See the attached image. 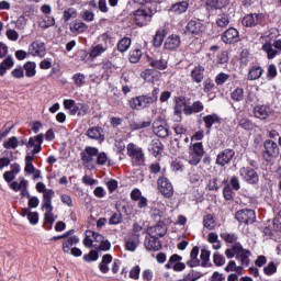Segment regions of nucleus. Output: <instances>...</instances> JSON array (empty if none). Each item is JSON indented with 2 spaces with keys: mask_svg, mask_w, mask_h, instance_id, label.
<instances>
[{
  "mask_svg": "<svg viewBox=\"0 0 281 281\" xmlns=\"http://www.w3.org/2000/svg\"><path fill=\"white\" fill-rule=\"evenodd\" d=\"M225 256L231 260V258H235L237 262H239L240 267H249V262H251V250L243 248L240 243H236L232 246V248H227L225 250Z\"/></svg>",
  "mask_w": 281,
  "mask_h": 281,
  "instance_id": "f257e3e1",
  "label": "nucleus"
},
{
  "mask_svg": "<svg viewBox=\"0 0 281 281\" xmlns=\"http://www.w3.org/2000/svg\"><path fill=\"white\" fill-rule=\"evenodd\" d=\"M205 151L203 150V143H195L190 146L189 164L191 166H199L201 159H203Z\"/></svg>",
  "mask_w": 281,
  "mask_h": 281,
  "instance_id": "f03ea898",
  "label": "nucleus"
},
{
  "mask_svg": "<svg viewBox=\"0 0 281 281\" xmlns=\"http://www.w3.org/2000/svg\"><path fill=\"white\" fill-rule=\"evenodd\" d=\"M262 49L267 53V58L273 60L281 54V40H270L262 45Z\"/></svg>",
  "mask_w": 281,
  "mask_h": 281,
  "instance_id": "7ed1b4c3",
  "label": "nucleus"
},
{
  "mask_svg": "<svg viewBox=\"0 0 281 281\" xmlns=\"http://www.w3.org/2000/svg\"><path fill=\"white\" fill-rule=\"evenodd\" d=\"M280 155V148H278V144L271 139H266L263 142V153L262 157L266 161H271L273 158Z\"/></svg>",
  "mask_w": 281,
  "mask_h": 281,
  "instance_id": "20e7f679",
  "label": "nucleus"
},
{
  "mask_svg": "<svg viewBox=\"0 0 281 281\" xmlns=\"http://www.w3.org/2000/svg\"><path fill=\"white\" fill-rule=\"evenodd\" d=\"M153 18V12L150 9H138L134 13V21L136 25L144 27V25H148L150 23V19Z\"/></svg>",
  "mask_w": 281,
  "mask_h": 281,
  "instance_id": "39448f33",
  "label": "nucleus"
},
{
  "mask_svg": "<svg viewBox=\"0 0 281 281\" xmlns=\"http://www.w3.org/2000/svg\"><path fill=\"white\" fill-rule=\"evenodd\" d=\"M157 186L160 194H162L165 199H170L175 194V188L168 178H158Z\"/></svg>",
  "mask_w": 281,
  "mask_h": 281,
  "instance_id": "423d86ee",
  "label": "nucleus"
},
{
  "mask_svg": "<svg viewBox=\"0 0 281 281\" xmlns=\"http://www.w3.org/2000/svg\"><path fill=\"white\" fill-rule=\"evenodd\" d=\"M155 102V97L149 98L148 95H139L131 99L130 106L131 109H136L137 111L142 109H146L149 104H153Z\"/></svg>",
  "mask_w": 281,
  "mask_h": 281,
  "instance_id": "0eeeda50",
  "label": "nucleus"
},
{
  "mask_svg": "<svg viewBox=\"0 0 281 281\" xmlns=\"http://www.w3.org/2000/svg\"><path fill=\"white\" fill-rule=\"evenodd\" d=\"M235 217L239 223L251 225V223L256 222V212L249 209L240 210L236 212Z\"/></svg>",
  "mask_w": 281,
  "mask_h": 281,
  "instance_id": "6e6552de",
  "label": "nucleus"
},
{
  "mask_svg": "<svg viewBox=\"0 0 281 281\" xmlns=\"http://www.w3.org/2000/svg\"><path fill=\"white\" fill-rule=\"evenodd\" d=\"M265 21V14L262 13H251L245 15L241 20L244 27H256V25H260Z\"/></svg>",
  "mask_w": 281,
  "mask_h": 281,
  "instance_id": "1a4fd4ad",
  "label": "nucleus"
},
{
  "mask_svg": "<svg viewBox=\"0 0 281 281\" xmlns=\"http://www.w3.org/2000/svg\"><path fill=\"white\" fill-rule=\"evenodd\" d=\"M29 54L31 56H37L38 58H45V54H47V48L45 47V43L36 40L29 46Z\"/></svg>",
  "mask_w": 281,
  "mask_h": 281,
  "instance_id": "9d476101",
  "label": "nucleus"
},
{
  "mask_svg": "<svg viewBox=\"0 0 281 281\" xmlns=\"http://www.w3.org/2000/svg\"><path fill=\"white\" fill-rule=\"evenodd\" d=\"M148 234L154 238H161L168 234V226H166L164 221L158 220V224L148 228Z\"/></svg>",
  "mask_w": 281,
  "mask_h": 281,
  "instance_id": "9b49d317",
  "label": "nucleus"
},
{
  "mask_svg": "<svg viewBox=\"0 0 281 281\" xmlns=\"http://www.w3.org/2000/svg\"><path fill=\"white\" fill-rule=\"evenodd\" d=\"M240 177L246 181L247 183H258L259 178H258V172L254 170L252 168L249 167H244L239 171Z\"/></svg>",
  "mask_w": 281,
  "mask_h": 281,
  "instance_id": "f8f14e48",
  "label": "nucleus"
},
{
  "mask_svg": "<svg viewBox=\"0 0 281 281\" xmlns=\"http://www.w3.org/2000/svg\"><path fill=\"white\" fill-rule=\"evenodd\" d=\"M127 155L128 157H132V159H135V161H138V164L144 161V151H142V148L137 147V145L133 143L127 145Z\"/></svg>",
  "mask_w": 281,
  "mask_h": 281,
  "instance_id": "ddd939ff",
  "label": "nucleus"
},
{
  "mask_svg": "<svg viewBox=\"0 0 281 281\" xmlns=\"http://www.w3.org/2000/svg\"><path fill=\"white\" fill-rule=\"evenodd\" d=\"M236 151L233 149H224L217 155L216 164L218 166H227L232 159H234Z\"/></svg>",
  "mask_w": 281,
  "mask_h": 281,
  "instance_id": "4468645a",
  "label": "nucleus"
},
{
  "mask_svg": "<svg viewBox=\"0 0 281 281\" xmlns=\"http://www.w3.org/2000/svg\"><path fill=\"white\" fill-rule=\"evenodd\" d=\"M222 41L226 45H232V43H238V30L234 27L227 29L222 35Z\"/></svg>",
  "mask_w": 281,
  "mask_h": 281,
  "instance_id": "2eb2a0df",
  "label": "nucleus"
},
{
  "mask_svg": "<svg viewBox=\"0 0 281 281\" xmlns=\"http://www.w3.org/2000/svg\"><path fill=\"white\" fill-rule=\"evenodd\" d=\"M43 134H38L35 137H31L26 143V148H33V155H38V153H41V144H43Z\"/></svg>",
  "mask_w": 281,
  "mask_h": 281,
  "instance_id": "dca6fc26",
  "label": "nucleus"
},
{
  "mask_svg": "<svg viewBox=\"0 0 281 281\" xmlns=\"http://www.w3.org/2000/svg\"><path fill=\"white\" fill-rule=\"evenodd\" d=\"M100 150L95 147L88 146L81 153V160L83 164H91L93 161V157H98Z\"/></svg>",
  "mask_w": 281,
  "mask_h": 281,
  "instance_id": "f3484780",
  "label": "nucleus"
},
{
  "mask_svg": "<svg viewBox=\"0 0 281 281\" xmlns=\"http://www.w3.org/2000/svg\"><path fill=\"white\" fill-rule=\"evenodd\" d=\"M86 135L87 137H89V139H97L99 142H104V131L100 126L88 128Z\"/></svg>",
  "mask_w": 281,
  "mask_h": 281,
  "instance_id": "a211bd4d",
  "label": "nucleus"
},
{
  "mask_svg": "<svg viewBox=\"0 0 281 281\" xmlns=\"http://www.w3.org/2000/svg\"><path fill=\"white\" fill-rule=\"evenodd\" d=\"M78 243H80V238H78V236L64 238L63 246H61L64 254H68V255L71 254L74 245H78Z\"/></svg>",
  "mask_w": 281,
  "mask_h": 281,
  "instance_id": "6ab92c4d",
  "label": "nucleus"
},
{
  "mask_svg": "<svg viewBox=\"0 0 281 281\" xmlns=\"http://www.w3.org/2000/svg\"><path fill=\"white\" fill-rule=\"evenodd\" d=\"M254 115L258 120H267L271 115V108L269 105H256L254 109Z\"/></svg>",
  "mask_w": 281,
  "mask_h": 281,
  "instance_id": "aec40b11",
  "label": "nucleus"
},
{
  "mask_svg": "<svg viewBox=\"0 0 281 281\" xmlns=\"http://www.w3.org/2000/svg\"><path fill=\"white\" fill-rule=\"evenodd\" d=\"M205 68L201 65L195 66L194 69L191 70V79L193 82L198 85L203 82V78H205Z\"/></svg>",
  "mask_w": 281,
  "mask_h": 281,
  "instance_id": "412c9836",
  "label": "nucleus"
},
{
  "mask_svg": "<svg viewBox=\"0 0 281 281\" xmlns=\"http://www.w3.org/2000/svg\"><path fill=\"white\" fill-rule=\"evenodd\" d=\"M159 237H153L145 239V249L147 251H159L161 249V241L158 239Z\"/></svg>",
  "mask_w": 281,
  "mask_h": 281,
  "instance_id": "4be33fe9",
  "label": "nucleus"
},
{
  "mask_svg": "<svg viewBox=\"0 0 281 281\" xmlns=\"http://www.w3.org/2000/svg\"><path fill=\"white\" fill-rule=\"evenodd\" d=\"M153 132L155 133V135H157V137L165 138L169 135L168 126L161 124V122H154Z\"/></svg>",
  "mask_w": 281,
  "mask_h": 281,
  "instance_id": "5701e85b",
  "label": "nucleus"
},
{
  "mask_svg": "<svg viewBox=\"0 0 281 281\" xmlns=\"http://www.w3.org/2000/svg\"><path fill=\"white\" fill-rule=\"evenodd\" d=\"M181 45V37L179 35H170L165 42V49H177Z\"/></svg>",
  "mask_w": 281,
  "mask_h": 281,
  "instance_id": "b1692460",
  "label": "nucleus"
},
{
  "mask_svg": "<svg viewBox=\"0 0 281 281\" xmlns=\"http://www.w3.org/2000/svg\"><path fill=\"white\" fill-rule=\"evenodd\" d=\"M199 246H194L190 252V259L187 261L188 267L194 268L201 265V260L199 259Z\"/></svg>",
  "mask_w": 281,
  "mask_h": 281,
  "instance_id": "393cba45",
  "label": "nucleus"
},
{
  "mask_svg": "<svg viewBox=\"0 0 281 281\" xmlns=\"http://www.w3.org/2000/svg\"><path fill=\"white\" fill-rule=\"evenodd\" d=\"M146 58H147V63L150 65V67H154V69L164 70L168 68V61L165 59H155L149 55H147Z\"/></svg>",
  "mask_w": 281,
  "mask_h": 281,
  "instance_id": "a878e982",
  "label": "nucleus"
},
{
  "mask_svg": "<svg viewBox=\"0 0 281 281\" xmlns=\"http://www.w3.org/2000/svg\"><path fill=\"white\" fill-rule=\"evenodd\" d=\"M202 27H203V25L200 22L192 20L187 24L186 33L192 34L193 36H198V34H201Z\"/></svg>",
  "mask_w": 281,
  "mask_h": 281,
  "instance_id": "bb28decb",
  "label": "nucleus"
},
{
  "mask_svg": "<svg viewBox=\"0 0 281 281\" xmlns=\"http://www.w3.org/2000/svg\"><path fill=\"white\" fill-rule=\"evenodd\" d=\"M138 245H139V234H135L134 236L125 240V249L127 251H135Z\"/></svg>",
  "mask_w": 281,
  "mask_h": 281,
  "instance_id": "cd10ccee",
  "label": "nucleus"
},
{
  "mask_svg": "<svg viewBox=\"0 0 281 281\" xmlns=\"http://www.w3.org/2000/svg\"><path fill=\"white\" fill-rule=\"evenodd\" d=\"M54 191H46V193L43 194L42 210H54V206L52 205V199H54Z\"/></svg>",
  "mask_w": 281,
  "mask_h": 281,
  "instance_id": "c85d7f7f",
  "label": "nucleus"
},
{
  "mask_svg": "<svg viewBox=\"0 0 281 281\" xmlns=\"http://www.w3.org/2000/svg\"><path fill=\"white\" fill-rule=\"evenodd\" d=\"M111 262H113V256L108 254L102 257V261L99 265L101 273H109V265H111Z\"/></svg>",
  "mask_w": 281,
  "mask_h": 281,
  "instance_id": "c756f323",
  "label": "nucleus"
},
{
  "mask_svg": "<svg viewBox=\"0 0 281 281\" xmlns=\"http://www.w3.org/2000/svg\"><path fill=\"white\" fill-rule=\"evenodd\" d=\"M189 5L188 1L177 2L172 4L170 11L175 12V14H183V12H187Z\"/></svg>",
  "mask_w": 281,
  "mask_h": 281,
  "instance_id": "7c9ffc66",
  "label": "nucleus"
},
{
  "mask_svg": "<svg viewBox=\"0 0 281 281\" xmlns=\"http://www.w3.org/2000/svg\"><path fill=\"white\" fill-rule=\"evenodd\" d=\"M203 122L205 124V127L210 131L214 124H218L221 122V117L216 114L206 115L203 117Z\"/></svg>",
  "mask_w": 281,
  "mask_h": 281,
  "instance_id": "2f4dec72",
  "label": "nucleus"
},
{
  "mask_svg": "<svg viewBox=\"0 0 281 281\" xmlns=\"http://www.w3.org/2000/svg\"><path fill=\"white\" fill-rule=\"evenodd\" d=\"M11 67H14V59H12V56H8L1 64H0V76H4L5 71L8 69H11Z\"/></svg>",
  "mask_w": 281,
  "mask_h": 281,
  "instance_id": "473e14b6",
  "label": "nucleus"
},
{
  "mask_svg": "<svg viewBox=\"0 0 281 281\" xmlns=\"http://www.w3.org/2000/svg\"><path fill=\"white\" fill-rule=\"evenodd\" d=\"M23 70L25 71L26 78H34V76H36V63L27 61L24 65Z\"/></svg>",
  "mask_w": 281,
  "mask_h": 281,
  "instance_id": "72a5a7b5",
  "label": "nucleus"
},
{
  "mask_svg": "<svg viewBox=\"0 0 281 281\" xmlns=\"http://www.w3.org/2000/svg\"><path fill=\"white\" fill-rule=\"evenodd\" d=\"M162 148H164V145L161 144V140L159 139L151 140L149 150L151 151V155H154V157L159 156L161 154Z\"/></svg>",
  "mask_w": 281,
  "mask_h": 281,
  "instance_id": "f704fd0d",
  "label": "nucleus"
},
{
  "mask_svg": "<svg viewBox=\"0 0 281 281\" xmlns=\"http://www.w3.org/2000/svg\"><path fill=\"white\" fill-rule=\"evenodd\" d=\"M225 271L229 273V271H235L237 276H243L244 267L243 266H236V261L231 260L228 265L225 267Z\"/></svg>",
  "mask_w": 281,
  "mask_h": 281,
  "instance_id": "c9c22d12",
  "label": "nucleus"
},
{
  "mask_svg": "<svg viewBox=\"0 0 281 281\" xmlns=\"http://www.w3.org/2000/svg\"><path fill=\"white\" fill-rule=\"evenodd\" d=\"M260 66H254L248 72V80H258L262 76Z\"/></svg>",
  "mask_w": 281,
  "mask_h": 281,
  "instance_id": "e433bc0d",
  "label": "nucleus"
},
{
  "mask_svg": "<svg viewBox=\"0 0 281 281\" xmlns=\"http://www.w3.org/2000/svg\"><path fill=\"white\" fill-rule=\"evenodd\" d=\"M89 26L85 22H76L70 26V32L77 33V34H82V32H87Z\"/></svg>",
  "mask_w": 281,
  "mask_h": 281,
  "instance_id": "4c0bfd02",
  "label": "nucleus"
},
{
  "mask_svg": "<svg viewBox=\"0 0 281 281\" xmlns=\"http://www.w3.org/2000/svg\"><path fill=\"white\" fill-rule=\"evenodd\" d=\"M34 161V156H30L27 155L25 157V168H24V172H26L27 175H32V172H36V169L33 165Z\"/></svg>",
  "mask_w": 281,
  "mask_h": 281,
  "instance_id": "58836bf2",
  "label": "nucleus"
},
{
  "mask_svg": "<svg viewBox=\"0 0 281 281\" xmlns=\"http://www.w3.org/2000/svg\"><path fill=\"white\" fill-rule=\"evenodd\" d=\"M106 52V47L102 46V44H98L97 46L92 47L90 52L91 58H98V56H102Z\"/></svg>",
  "mask_w": 281,
  "mask_h": 281,
  "instance_id": "ea45409f",
  "label": "nucleus"
},
{
  "mask_svg": "<svg viewBox=\"0 0 281 281\" xmlns=\"http://www.w3.org/2000/svg\"><path fill=\"white\" fill-rule=\"evenodd\" d=\"M203 225L206 229H214L216 227V222L214 221V216L212 214H207L203 218Z\"/></svg>",
  "mask_w": 281,
  "mask_h": 281,
  "instance_id": "a19ab883",
  "label": "nucleus"
},
{
  "mask_svg": "<svg viewBox=\"0 0 281 281\" xmlns=\"http://www.w3.org/2000/svg\"><path fill=\"white\" fill-rule=\"evenodd\" d=\"M40 25L43 30H47V27H54V25H56V19H54V16L46 15Z\"/></svg>",
  "mask_w": 281,
  "mask_h": 281,
  "instance_id": "79ce46f5",
  "label": "nucleus"
},
{
  "mask_svg": "<svg viewBox=\"0 0 281 281\" xmlns=\"http://www.w3.org/2000/svg\"><path fill=\"white\" fill-rule=\"evenodd\" d=\"M81 109H82V111H80V108L78 105H76V103H75V105H72L70 108V110H68V111H70L71 115H76V114H78V115H87V113H89V108H87L86 105L81 104ZM78 111H80V112H78Z\"/></svg>",
  "mask_w": 281,
  "mask_h": 281,
  "instance_id": "37998d69",
  "label": "nucleus"
},
{
  "mask_svg": "<svg viewBox=\"0 0 281 281\" xmlns=\"http://www.w3.org/2000/svg\"><path fill=\"white\" fill-rule=\"evenodd\" d=\"M207 240L209 243H211V245H213V249H221V241L218 240V234L210 233Z\"/></svg>",
  "mask_w": 281,
  "mask_h": 281,
  "instance_id": "c03bdc74",
  "label": "nucleus"
},
{
  "mask_svg": "<svg viewBox=\"0 0 281 281\" xmlns=\"http://www.w3.org/2000/svg\"><path fill=\"white\" fill-rule=\"evenodd\" d=\"M128 47H131V38L128 37H123L117 44V49L122 53L127 52Z\"/></svg>",
  "mask_w": 281,
  "mask_h": 281,
  "instance_id": "a18cd8bd",
  "label": "nucleus"
},
{
  "mask_svg": "<svg viewBox=\"0 0 281 281\" xmlns=\"http://www.w3.org/2000/svg\"><path fill=\"white\" fill-rule=\"evenodd\" d=\"M207 8L221 10V8H224L225 0H205Z\"/></svg>",
  "mask_w": 281,
  "mask_h": 281,
  "instance_id": "49530a36",
  "label": "nucleus"
},
{
  "mask_svg": "<svg viewBox=\"0 0 281 281\" xmlns=\"http://www.w3.org/2000/svg\"><path fill=\"white\" fill-rule=\"evenodd\" d=\"M93 236H95V232L93 231L86 232V237L83 239L85 247H88V248L93 247Z\"/></svg>",
  "mask_w": 281,
  "mask_h": 281,
  "instance_id": "de8ad7c7",
  "label": "nucleus"
},
{
  "mask_svg": "<svg viewBox=\"0 0 281 281\" xmlns=\"http://www.w3.org/2000/svg\"><path fill=\"white\" fill-rule=\"evenodd\" d=\"M3 147L7 149L12 148L13 150L14 148H19V138H16V136L10 137L3 143Z\"/></svg>",
  "mask_w": 281,
  "mask_h": 281,
  "instance_id": "09e8293b",
  "label": "nucleus"
},
{
  "mask_svg": "<svg viewBox=\"0 0 281 281\" xmlns=\"http://www.w3.org/2000/svg\"><path fill=\"white\" fill-rule=\"evenodd\" d=\"M221 238L225 243L234 244V243H236V240H238V235L234 234V233H222Z\"/></svg>",
  "mask_w": 281,
  "mask_h": 281,
  "instance_id": "8fccbe9b",
  "label": "nucleus"
},
{
  "mask_svg": "<svg viewBox=\"0 0 281 281\" xmlns=\"http://www.w3.org/2000/svg\"><path fill=\"white\" fill-rule=\"evenodd\" d=\"M155 74H157V71H155L154 69H146L140 72V78H143V80H146L147 82H153Z\"/></svg>",
  "mask_w": 281,
  "mask_h": 281,
  "instance_id": "3c124183",
  "label": "nucleus"
},
{
  "mask_svg": "<svg viewBox=\"0 0 281 281\" xmlns=\"http://www.w3.org/2000/svg\"><path fill=\"white\" fill-rule=\"evenodd\" d=\"M78 16V12L74 8H68L64 11V21L67 23L70 19H76Z\"/></svg>",
  "mask_w": 281,
  "mask_h": 281,
  "instance_id": "603ef678",
  "label": "nucleus"
},
{
  "mask_svg": "<svg viewBox=\"0 0 281 281\" xmlns=\"http://www.w3.org/2000/svg\"><path fill=\"white\" fill-rule=\"evenodd\" d=\"M181 260H183V257L175 254L169 258L168 262L165 265V268L172 269L175 262H181Z\"/></svg>",
  "mask_w": 281,
  "mask_h": 281,
  "instance_id": "864d4df0",
  "label": "nucleus"
},
{
  "mask_svg": "<svg viewBox=\"0 0 281 281\" xmlns=\"http://www.w3.org/2000/svg\"><path fill=\"white\" fill-rule=\"evenodd\" d=\"M216 24L218 27H227L229 25V16H227V14L218 15Z\"/></svg>",
  "mask_w": 281,
  "mask_h": 281,
  "instance_id": "5fc2aeb1",
  "label": "nucleus"
},
{
  "mask_svg": "<svg viewBox=\"0 0 281 281\" xmlns=\"http://www.w3.org/2000/svg\"><path fill=\"white\" fill-rule=\"evenodd\" d=\"M140 58H142V50L139 48L131 50L130 63H139Z\"/></svg>",
  "mask_w": 281,
  "mask_h": 281,
  "instance_id": "6e6d98bb",
  "label": "nucleus"
},
{
  "mask_svg": "<svg viewBox=\"0 0 281 281\" xmlns=\"http://www.w3.org/2000/svg\"><path fill=\"white\" fill-rule=\"evenodd\" d=\"M166 34L164 31H158L154 37V45L155 47H161V44L164 43Z\"/></svg>",
  "mask_w": 281,
  "mask_h": 281,
  "instance_id": "4d7b16f0",
  "label": "nucleus"
},
{
  "mask_svg": "<svg viewBox=\"0 0 281 281\" xmlns=\"http://www.w3.org/2000/svg\"><path fill=\"white\" fill-rule=\"evenodd\" d=\"M200 258L202 260L201 267H207V263L210 262V250L202 249Z\"/></svg>",
  "mask_w": 281,
  "mask_h": 281,
  "instance_id": "13d9d810",
  "label": "nucleus"
},
{
  "mask_svg": "<svg viewBox=\"0 0 281 281\" xmlns=\"http://www.w3.org/2000/svg\"><path fill=\"white\" fill-rule=\"evenodd\" d=\"M277 271L278 267L274 262H270L267 267L263 268V273H266V276H273V273H276Z\"/></svg>",
  "mask_w": 281,
  "mask_h": 281,
  "instance_id": "bf43d9fd",
  "label": "nucleus"
},
{
  "mask_svg": "<svg viewBox=\"0 0 281 281\" xmlns=\"http://www.w3.org/2000/svg\"><path fill=\"white\" fill-rule=\"evenodd\" d=\"M213 262L216 265V267H223V265H225V257L218 252H215L213 255Z\"/></svg>",
  "mask_w": 281,
  "mask_h": 281,
  "instance_id": "052dcab7",
  "label": "nucleus"
},
{
  "mask_svg": "<svg viewBox=\"0 0 281 281\" xmlns=\"http://www.w3.org/2000/svg\"><path fill=\"white\" fill-rule=\"evenodd\" d=\"M227 80H229V75L225 74V72H221L216 76L215 78V82L216 85L223 86L225 85V82H227Z\"/></svg>",
  "mask_w": 281,
  "mask_h": 281,
  "instance_id": "680f3d73",
  "label": "nucleus"
},
{
  "mask_svg": "<svg viewBox=\"0 0 281 281\" xmlns=\"http://www.w3.org/2000/svg\"><path fill=\"white\" fill-rule=\"evenodd\" d=\"M120 223H122V213H114L109 220V225H120Z\"/></svg>",
  "mask_w": 281,
  "mask_h": 281,
  "instance_id": "e2e57ef3",
  "label": "nucleus"
},
{
  "mask_svg": "<svg viewBox=\"0 0 281 281\" xmlns=\"http://www.w3.org/2000/svg\"><path fill=\"white\" fill-rule=\"evenodd\" d=\"M243 88L235 89L232 93V100H234L235 102H240V100H243Z\"/></svg>",
  "mask_w": 281,
  "mask_h": 281,
  "instance_id": "0e129e2a",
  "label": "nucleus"
},
{
  "mask_svg": "<svg viewBox=\"0 0 281 281\" xmlns=\"http://www.w3.org/2000/svg\"><path fill=\"white\" fill-rule=\"evenodd\" d=\"M173 131H175L176 135L181 136V135H186V133H188V127H186V125H183V124H177L173 127Z\"/></svg>",
  "mask_w": 281,
  "mask_h": 281,
  "instance_id": "69168bd1",
  "label": "nucleus"
},
{
  "mask_svg": "<svg viewBox=\"0 0 281 281\" xmlns=\"http://www.w3.org/2000/svg\"><path fill=\"white\" fill-rule=\"evenodd\" d=\"M72 80L77 87H82V85H85V75L76 74L74 75Z\"/></svg>",
  "mask_w": 281,
  "mask_h": 281,
  "instance_id": "338daca9",
  "label": "nucleus"
},
{
  "mask_svg": "<svg viewBox=\"0 0 281 281\" xmlns=\"http://www.w3.org/2000/svg\"><path fill=\"white\" fill-rule=\"evenodd\" d=\"M210 281H225V274L215 271L210 278Z\"/></svg>",
  "mask_w": 281,
  "mask_h": 281,
  "instance_id": "774afa93",
  "label": "nucleus"
}]
</instances>
